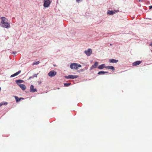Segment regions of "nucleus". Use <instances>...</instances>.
I'll return each mask as SVG.
<instances>
[{
	"mask_svg": "<svg viewBox=\"0 0 152 152\" xmlns=\"http://www.w3.org/2000/svg\"><path fill=\"white\" fill-rule=\"evenodd\" d=\"M56 72L52 70L50 71L48 73V75L50 77H54L56 74Z\"/></svg>",
	"mask_w": 152,
	"mask_h": 152,
	"instance_id": "5",
	"label": "nucleus"
},
{
	"mask_svg": "<svg viewBox=\"0 0 152 152\" xmlns=\"http://www.w3.org/2000/svg\"><path fill=\"white\" fill-rule=\"evenodd\" d=\"M32 78V77H31H31H29V79H31V78Z\"/></svg>",
	"mask_w": 152,
	"mask_h": 152,
	"instance_id": "25",
	"label": "nucleus"
},
{
	"mask_svg": "<svg viewBox=\"0 0 152 152\" xmlns=\"http://www.w3.org/2000/svg\"><path fill=\"white\" fill-rule=\"evenodd\" d=\"M108 73L107 72H104V71H101L99 72L98 74L100 75L101 74H104Z\"/></svg>",
	"mask_w": 152,
	"mask_h": 152,
	"instance_id": "16",
	"label": "nucleus"
},
{
	"mask_svg": "<svg viewBox=\"0 0 152 152\" xmlns=\"http://www.w3.org/2000/svg\"><path fill=\"white\" fill-rule=\"evenodd\" d=\"M23 82V81L21 80H16V82L18 84H19L18 83H21Z\"/></svg>",
	"mask_w": 152,
	"mask_h": 152,
	"instance_id": "17",
	"label": "nucleus"
},
{
	"mask_svg": "<svg viewBox=\"0 0 152 152\" xmlns=\"http://www.w3.org/2000/svg\"><path fill=\"white\" fill-rule=\"evenodd\" d=\"M20 87L23 90H25L26 88V87L25 85L22 84H18Z\"/></svg>",
	"mask_w": 152,
	"mask_h": 152,
	"instance_id": "10",
	"label": "nucleus"
},
{
	"mask_svg": "<svg viewBox=\"0 0 152 152\" xmlns=\"http://www.w3.org/2000/svg\"><path fill=\"white\" fill-rule=\"evenodd\" d=\"M140 2V0H138Z\"/></svg>",
	"mask_w": 152,
	"mask_h": 152,
	"instance_id": "27",
	"label": "nucleus"
},
{
	"mask_svg": "<svg viewBox=\"0 0 152 152\" xmlns=\"http://www.w3.org/2000/svg\"><path fill=\"white\" fill-rule=\"evenodd\" d=\"M98 63L97 62H95L94 64L91 66L90 69H93L96 68V67L98 66Z\"/></svg>",
	"mask_w": 152,
	"mask_h": 152,
	"instance_id": "11",
	"label": "nucleus"
},
{
	"mask_svg": "<svg viewBox=\"0 0 152 152\" xmlns=\"http://www.w3.org/2000/svg\"><path fill=\"white\" fill-rule=\"evenodd\" d=\"M30 91L31 92H34L37 91V90L36 88H34V86L32 85H31L30 87Z\"/></svg>",
	"mask_w": 152,
	"mask_h": 152,
	"instance_id": "8",
	"label": "nucleus"
},
{
	"mask_svg": "<svg viewBox=\"0 0 152 152\" xmlns=\"http://www.w3.org/2000/svg\"><path fill=\"white\" fill-rule=\"evenodd\" d=\"M141 63H142V61H137L134 62L132 64V65L133 66H136L139 65Z\"/></svg>",
	"mask_w": 152,
	"mask_h": 152,
	"instance_id": "9",
	"label": "nucleus"
},
{
	"mask_svg": "<svg viewBox=\"0 0 152 152\" xmlns=\"http://www.w3.org/2000/svg\"><path fill=\"white\" fill-rule=\"evenodd\" d=\"M79 77L78 75H69L68 76H65L64 77L65 78L68 79H74L76 78Z\"/></svg>",
	"mask_w": 152,
	"mask_h": 152,
	"instance_id": "4",
	"label": "nucleus"
},
{
	"mask_svg": "<svg viewBox=\"0 0 152 152\" xmlns=\"http://www.w3.org/2000/svg\"><path fill=\"white\" fill-rule=\"evenodd\" d=\"M7 104V102H6L5 103H0V107L2 106L3 105H5V104Z\"/></svg>",
	"mask_w": 152,
	"mask_h": 152,
	"instance_id": "21",
	"label": "nucleus"
},
{
	"mask_svg": "<svg viewBox=\"0 0 152 152\" xmlns=\"http://www.w3.org/2000/svg\"><path fill=\"white\" fill-rule=\"evenodd\" d=\"M21 71L20 70L18 72H16V73H15V74L12 75L11 76V77H14L15 76L17 75H18V74H19L20 72Z\"/></svg>",
	"mask_w": 152,
	"mask_h": 152,
	"instance_id": "12",
	"label": "nucleus"
},
{
	"mask_svg": "<svg viewBox=\"0 0 152 152\" xmlns=\"http://www.w3.org/2000/svg\"><path fill=\"white\" fill-rule=\"evenodd\" d=\"M149 8L150 9H152V6H149Z\"/></svg>",
	"mask_w": 152,
	"mask_h": 152,
	"instance_id": "23",
	"label": "nucleus"
},
{
	"mask_svg": "<svg viewBox=\"0 0 152 152\" xmlns=\"http://www.w3.org/2000/svg\"><path fill=\"white\" fill-rule=\"evenodd\" d=\"M51 3L50 0H44L43 6L45 7H48Z\"/></svg>",
	"mask_w": 152,
	"mask_h": 152,
	"instance_id": "3",
	"label": "nucleus"
},
{
	"mask_svg": "<svg viewBox=\"0 0 152 152\" xmlns=\"http://www.w3.org/2000/svg\"><path fill=\"white\" fill-rule=\"evenodd\" d=\"M105 67H106V66H105V65L104 64H102L99 65L98 66V68L100 69H102L104 68H105Z\"/></svg>",
	"mask_w": 152,
	"mask_h": 152,
	"instance_id": "14",
	"label": "nucleus"
},
{
	"mask_svg": "<svg viewBox=\"0 0 152 152\" xmlns=\"http://www.w3.org/2000/svg\"><path fill=\"white\" fill-rule=\"evenodd\" d=\"M150 45L151 46H152V43H151V44H150Z\"/></svg>",
	"mask_w": 152,
	"mask_h": 152,
	"instance_id": "26",
	"label": "nucleus"
},
{
	"mask_svg": "<svg viewBox=\"0 0 152 152\" xmlns=\"http://www.w3.org/2000/svg\"><path fill=\"white\" fill-rule=\"evenodd\" d=\"M15 99L16 100V102H18L19 101H20V99H19V98L17 96H15Z\"/></svg>",
	"mask_w": 152,
	"mask_h": 152,
	"instance_id": "19",
	"label": "nucleus"
},
{
	"mask_svg": "<svg viewBox=\"0 0 152 152\" xmlns=\"http://www.w3.org/2000/svg\"><path fill=\"white\" fill-rule=\"evenodd\" d=\"M19 99H20V100L21 99H23L24 98H23L20 97V98H19Z\"/></svg>",
	"mask_w": 152,
	"mask_h": 152,
	"instance_id": "24",
	"label": "nucleus"
},
{
	"mask_svg": "<svg viewBox=\"0 0 152 152\" xmlns=\"http://www.w3.org/2000/svg\"><path fill=\"white\" fill-rule=\"evenodd\" d=\"M1 24L2 27L6 28H9L10 27V24L7 22V20L6 18L1 17Z\"/></svg>",
	"mask_w": 152,
	"mask_h": 152,
	"instance_id": "1",
	"label": "nucleus"
},
{
	"mask_svg": "<svg viewBox=\"0 0 152 152\" xmlns=\"http://www.w3.org/2000/svg\"><path fill=\"white\" fill-rule=\"evenodd\" d=\"M39 63H40V62L39 61L35 62L33 64H32V65L33 66L35 64H36V65L38 64Z\"/></svg>",
	"mask_w": 152,
	"mask_h": 152,
	"instance_id": "18",
	"label": "nucleus"
},
{
	"mask_svg": "<svg viewBox=\"0 0 152 152\" xmlns=\"http://www.w3.org/2000/svg\"><path fill=\"white\" fill-rule=\"evenodd\" d=\"M118 60H116L113 59H112L110 60L109 61L111 63H115L118 61Z\"/></svg>",
	"mask_w": 152,
	"mask_h": 152,
	"instance_id": "15",
	"label": "nucleus"
},
{
	"mask_svg": "<svg viewBox=\"0 0 152 152\" xmlns=\"http://www.w3.org/2000/svg\"><path fill=\"white\" fill-rule=\"evenodd\" d=\"M84 53L87 56H90L92 53V50L91 49L89 48L88 50L85 51Z\"/></svg>",
	"mask_w": 152,
	"mask_h": 152,
	"instance_id": "6",
	"label": "nucleus"
},
{
	"mask_svg": "<svg viewBox=\"0 0 152 152\" xmlns=\"http://www.w3.org/2000/svg\"><path fill=\"white\" fill-rule=\"evenodd\" d=\"M38 74H35L34 75L32 76V78H33L34 77H37V75Z\"/></svg>",
	"mask_w": 152,
	"mask_h": 152,
	"instance_id": "22",
	"label": "nucleus"
},
{
	"mask_svg": "<svg viewBox=\"0 0 152 152\" xmlns=\"http://www.w3.org/2000/svg\"><path fill=\"white\" fill-rule=\"evenodd\" d=\"M71 84L70 83H65L64 84V86H69Z\"/></svg>",
	"mask_w": 152,
	"mask_h": 152,
	"instance_id": "20",
	"label": "nucleus"
},
{
	"mask_svg": "<svg viewBox=\"0 0 152 152\" xmlns=\"http://www.w3.org/2000/svg\"><path fill=\"white\" fill-rule=\"evenodd\" d=\"M119 12L118 10L110 11L108 10L107 12V14L109 15H113V14Z\"/></svg>",
	"mask_w": 152,
	"mask_h": 152,
	"instance_id": "7",
	"label": "nucleus"
},
{
	"mask_svg": "<svg viewBox=\"0 0 152 152\" xmlns=\"http://www.w3.org/2000/svg\"><path fill=\"white\" fill-rule=\"evenodd\" d=\"M81 65L75 63H71L70 65V67L71 69H77L81 67Z\"/></svg>",
	"mask_w": 152,
	"mask_h": 152,
	"instance_id": "2",
	"label": "nucleus"
},
{
	"mask_svg": "<svg viewBox=\"0 0 152 152\" xmlns=\"http://www.w3.org/2000/svg\"><path fill=\"white\" fill-rule=\"evenodd\" d=\"M105 68L111 69L113 71H114L115 70L114 67L113 66H106V67H105Z\"/></svg>",
	"mask_w": 152,
	"mask_h": 152,
	"instance_id": "13",
	"label": "nucleus"
}]
</instances>
